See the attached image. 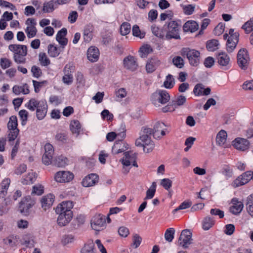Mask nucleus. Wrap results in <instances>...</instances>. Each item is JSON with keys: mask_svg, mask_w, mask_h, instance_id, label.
Here are the masks:
<instances>
[{"mask_svg": "<svg viewBox=\"0 0 253 253\" xmlns=\"http://www.w3.org/2000/svg\"><path fill=\"white\" fill-rule=\"evenodd\" d=\"M239 33L235 32L233 29H230L228 33L223 35L224 39L227 41L225 49L228 54L222 52V70H227L231 66L230 53L235 49L239 41Z\"/></svg>", "mask_w": 253, "mask_h": 253, "instance_id": "nucleus-1", "label": "nucleus"}, {"mask_svg": "<svg viewBox=\"0 0 253 253\" xmlns=\"http://www.w3.org/2000/svg\"><path fill=\"white\" fill-rule=\"evenodd\" d=\"M152 128L147 126H143L140 131V136L135 141V145L142 147L144 152L149 153L154 148L153 142L151 139Z\"/></svg>", "mask_w": 253, "mask_h": 253, "instance_id": "nucleus-2", "label": "nucleus"}, {"mask_svg": "<svg viewBox=\"0 0 253 253\" xmlns=\"http://www.w3.org/2000/svg\"><path fill=\"white\" fill-rule=\"evenodd\" d=\"M8 49L13 54V60L17 64H25L26 56L27 54V47L26 45L21 44H10Z\"/></svg>", "mask_w": 253, "mask_h": 253, "instance_id": "nucleus-3", "label": "nucleus"}, {"mask_svg": "<svg viewBox=\"0 0 253 253\" xmlns=\"http://www.w3.org/2000/svg\"><path fill=\"white\" fill-rule=\"evenodd\" d=\"M170 99V95L165 90H158L152 94L150 100L156 107H160L167 103Z\"/></svg>", "mask_w": 253, "mask_h": 253, "instance_id": "nucleus-4", "label": "nucleus"}, {"mask_svg": "<svg viewBox=\"0 0 253 253\" xmlns=\"http://www.w3.org/2000/svg\"><path fill=\"white\" fill-rule=\"evenodd\" d=\"M124 156L122 159L120 160L122 165H123V173L127 174L130 169L128 168L131 165L137 167L138 166L136 163V156L135 153L128 151L124 153Z\"/></svg>", "mask_w": 253, "mask_h": 253, "instance_id": "nucleus-5", "label": "nucleus"}, {"mask_svg": "<svg viewBox=\"0 0 253 253\" xmlns=\"http://www.w3.org/2000/svg\"><path fill=\"white\" fill-rule=\"evenodd\" d=\"M181 54L187 57L191 65L196 66L198 65L200 56V52L198 50L185 47L182 49Z\"/></svg>", "mask_w": 253, "mask_h": 253, "instance_id": "nucleus-6", "label": "nucleus"}, {"mask_svg": "<svg viewBox=\"0 0 253 253\" xmlns=\"http://www.w3.org/2000/svg\"><path fill=\"white\" fill-rule=\"evenodd\" d=\"M180 24L175 21H170L168 25V30L166 34L165 39L170 40L171 39H180L179 35Z\"/></svg>", "mask_w": 253, "mask_h": 253, "instance_id": "nucleus-7", "label": "nucleus"}, {"mask_svg": "<svg viewBox=\"0 0 253 253\" xmlns=\"http://www.w3.org/2000/svg\"><path fill=\"white\" fill-rule=\"evenodd\" d=\"M74 178V174L68 170H60L56 172L54 176V180L58 183H65L70 182Z\"/></svg>", "mask_w": 253, "mask_h": 253, "instance_id": "nucleus-8", "label": "nucleus"}, {"mask_svg": "<svg viewBox=\"0 0 253 253\" xmlns=\"http://www.w3.org/2000/svg\"><path fill=\"white\" fill-rule=\"evenodd\" d=\"M192 233L189 229L182 231L179 236L178 244L184 249L187 248L192 243Z\"/></svg>", "mask_w": 253, "mask_h": 253, "instance_id": "nucleus-9", "label": "nucleus"}, {"mask_svg": "<svg viewBox=\"0 0 253 253\" xmlns=\"http://www.w3.org/2000/svg\"><path fill=\"white\" fill-rule=\"evenodd\" d=\"M250 57L248 51L244 48L241 49L237 54V63L243 70H246L248 66Z\"/></svg>", "mask_w": 253, "mask_h": 253, "instance_id": "nucleus-10", "label": "nucleus"}, {"mask_svg": "<svg viewBox=\"0 0 253 253\" xmlns=\"http://www.w3.org/2000/svg\"><path fill=\"white\" fill-rule=\"evenodd\" d=\"M99 176L96 173H90L82 179L81 184L84 187H89L95 186L99 181Z\"/></svg>", "mask_w": 253, "mask_h": 253, "instance_id": "nucleus-11", "label": "nucleus"}, {"mask_svg": "<svg viewBox=\"0 0 253 253\" xmlns=\"http://www.w3.org/2000/svg\"><path fill=\"white\" fill-rule=\"evenodd\" d=\"M26 28L25 32L28 38L34 37L37 34V30L36 27L37 22L33 18H28L26 21Z\"/></svg>", "mask_w": 253, "mask_h": 253, "instance_id": "nucleus-12", "label": "nucleus"}, {"mask_svg": "<svg viewBox=\"0 0 253 253\" xmlns=\"http://www.w3.org/2000/svg\"><path fill=\"white\" fill-rule=\"evenodd\" d=\"M152 129L153 136L156 138H161L166 135L167 130L165 124L162 122H157L154 126Z\"/></svg>", "mask_w": 253, "mask_h": 253, "instance_id": "nucleus-13", "label": "nucleus"}, {"mask_svg": "<svg viewBox=\"0 0 253 253\" xmlns=\"http://www.w3.org/2000/svg\"><path fill=\"white\" fill-rule=\"evenodd\" d=\"M251 171H248L239 176L232 183L234 187H237L247 184L252 179Z\"/></svg>", "mask_w": 253, "mask_h": 253, "instance_id": "nucleus-14", "label": "nucleus"}, {"mask_svg": "<svg viewBox=\"0 0 253 253\" xmlns=\"http://www.w3.org/2000/svg\"><path fill=\"white\" fill-rule=\"evenodd\" d=\"M92 228L96 231H100L104 228L105 225V217L103 215L94 216L91 220Z\"/></svg>", "mask_w": 253, "mask_h": 253, "instance_id": "nucleus-15", "label": "nucleus"}, {"mask_svg": "<svg viewBox=\"0 0 253 253\" xmlns=\"http://www.w3.org/2000/svg\"><path fill=\"white\" fill-rule=\"evenodd\" d=\"M232 145L237 150L244 151L249 148L250 143L246 139L238 137L232 141Z\"/></svg>", "mask_w": 253, "mask_h": 253, "instance_id": "nucleus-16", "label": "nucleus"}, {"mask_svg": "<svg viewBox=\"0 0 253 253\" xmlns=\"http://www.w3.org/2000/svg\"><path fill=\"white\" fill-rule=\"evenodd\" d=\"M59 215L57 219V224L60 226L63 227L67 225L72 220L73 218L72 211H68L67 213H59Z\"/></svg>", "mask_w": 253, "mask_h": 253, "instance_id": "nucleus-17", "label": "nucleus"}, {"mask_svg": "<svg viewBox=\"0 0 253 253\" xmlns=\"http://www.w3.org/2000/svg\"><path fill=\"white\" fill-rule=\"evenodd\" d=\"M55 197L53 194L49 193L41 199V203L42 209L44 211L49 209L53 205Z\"/></svg>", "mask_w": 253, "mask_h": 253, "instance_id": "nucleus-18", "label": "nucleus"}, {"mask_svg": "<svg viewBox=\"0 0 253 253\" xmlns=\"http://www.w3.org/2000/svg\"><path fill=\"white\" fill-rule=\"evenodd\" d=\"M35 203V200L30 196H27L21 201L20 209L21 213H25Z\"/></svg>", "mask_w": 253, "mask_h": 253, "instance_id": "nucleus-19", "label": "nucleus"}, {"mask_svg": "<svg viewBox=\"0 0 253 253\" xmlns=\"http://www.w3.org/2000/svg\"><path fill=\"white\" fill-rule=\"evenodd\" d=\"M73 207V203L71 201H64L58 204L55 211L57 214L67 213L68 211H72L71 209Z\"/></svg>", "mask_w": 253, "mask_h": 253, "instance_id": "nucleus-20", "label": "nucleus"}, {"mask_svg": "<svg viewBox=\"0 0 253 253\" xmlns=\"http://www.w3.org/2000/svg\"><path fill=\"white\" fill-rule=\"evenodd\" d=\"M47 111V105L44 100L40 101V105L37 108V117L40 120H42L45 116Z\"/></svg>", "mask_w": 253, "mask_h": 253, "instance_id": "nucleus-21", "label": "nucleus"}, {"mask_svg": "<svg viewBox=\"0 0 253 253\" xmlns=\"http://www.w3.org/2000/svg\"><path fill=\"white\" fill-rule=\"evenodd\" d=\"M124 65L125 68L132 71L135 70L137 67L136 59L132 56H128L124 58Z\"/></svg>", "mask_w": 253, "mask_h": 253, "instance_id": "nucleus-22", "label": "nucleus"}, {"mask_svg": "<svg viewBox=\"0 0 253 253\" xmlns=\"http://www.w3.org/2000/svg\"><path fill=\"white\" fill-rule=\"evenodd\" d=\"M232 203L233 205L230 208V211L234 214L240 213L244 207L243 203L237 199L234 198L232 200Z\"/></svg>", "mask_w": 253, "mask_h": 253, "instance_id": "nucleus-23", "label": "nucleus"}, {"mask_svg": "<svg viewBox=\"0 0 253 253\" xmlns=\"http://www.w3.org/2000/svg\"><path fill=\"white\" fill-rule=\"evenodd\" d=\"M93 30L94 27L92 25L88 24L84 27L83 31V39L85 42H89L91 41Z\"/></svg>", "mask_w": 253, "mask_h": 253, "instance_id": "nucleus-24", "label": "nucleus"}, {"mask_svg": "<svg viewBox=\"0 0 253 253\" xmlns=\"http://www.w3.org/2000/svg\"><path fill=\"white\" fill-rule=\"evenodd\" d=\"M161 64V61L156 58L149 59L146 65V70L148 73H152Z\"/></svg>", "mask_w": 253, "mask_h": 253, "instance_id": "nucleus-25", "label": "nucleus"}, {"mask_svg": "<svg viewBox=\"0 0 253 253\" xmlns=\"http://www.w3.org/2000/svg\"><path fill=\"white\" fill-rule=\"evenodd\" d=\"M99 56V51L98 48L95 46H90L87 51V59L91 62L96 61Z\"/></svg>", "mask_w": 253, "mask_h": 253, "instance_id": "nucleus-26", "label": "nucleus"}, {"mask_svg": "<svg viewBox=\"0 0 253 253\" xmlns=\"http://www.w3.org/2000/svg\"><path fill=\"white\" fill-rule=\"evenodd\" d=\"M11 183L9 178H4L0 185V198H4L7 193V190Z\"/></svg>", "mask_w": 253, "mask_h": 253, "instance_id": "nucleus-27", "label": "nucleus"}, {"mask_svg": "<svg viewBox=\"0 0 253 253\" xmlns=\"http://www.w3.org/2000/svg\"><path fill=\"white\" fill-rule=\"evenodd\" d=\"M215 224V220L213 217L206 216L202 221V228L204 231H208Z\"/></svg>", "mask_w": 253, "mask_h": 253, "instance_id": "nucleus-28", "label": "nucleus"}, {"mask_svg": "<svg viewBox=\"0 0 253 253\" xmlns=\"http://www.w3.org/2000/svg\"><path fill=\"white\" fill-rule=\"evenodd\" d=\"M193 92L197 96L208 95L210 94L211 89L209 87L205 88L202 84H197L194 87Z\"/></svg>", "mask_w": 253, "mask_h": 253, "instance_id": "nucleus-29", "label": "nucleus"}, {"mask_svg": "<svg viewBox=\"0 0 253 253\" xmlns=\"http://www.w3.org/2000/svg\"><path fill=\"white\" fill-rule=\"evenodd\" d=\"M67 30L63 28L58 32L56 35V40L61 45L65 46L67 44L68 40L65 36L67 35Z\"/></svg>", "mask_w": 253, "mask_h": 253, "instance_id": "nucleus-30", "label": "nucleus"}, {"mask_svg": "<svg viewBox=\"0 0 253 253\" xmlns=\"http://www.w3.org/2000/svg\"><path fill=\"white\" fill-rule=\"evenodd\" d=\"M127 145L122 141H117L112 147V153L114 154H118L127 150Z\"/></svg>", "mask_w": 253, "mask_h": 253, "instance_id": "nucleus-31", "label": "nucleus"}, {"mask_svg": "<svg viewBox=\"0 0 253 253\" xmlns=\"http://www.w3.org/2000/svg\"><path fill=\"white\" fill-rule=\"evenodd\" d=\"M198 27V24L195 21H188L184 24L183 28L184 32L193 33L197 30Z\"/></svg>", "mask_w": 253, "mask_h": 253, "instance_id": "nucleus-32", "label": "nucleus"}, {"mask_svg": "<svg viewBox=\"0 0 253 253\" xmlns=\"http://www.w3.org/2000/svg\"><path fill=\"white\" fill-rule=\"evenodd\" d=\"M12 90L14 93L19 95L20 93L23 94H27L30 92L29 86L27 84H25L22 86L14 85L13 87Z\"/></svg>", "mask_w": 253, "mask_h": 253, "instance_id": "nucleus-33", "label": "nucleus"}, {"mask_svg": "<svg viewBox=\"0 0 253 253\" xmlns=\"http://www.w3.org/2000/svg\"><path fill=\"white\" fill-rule=\"evenodd\" d=\"M36 172L31 171L29 172L22 180V183L25 185L32 184L37 178Z\"/></svg>", "mask_w": 253, "mask_h": 253, "instance_id": "nucleus-34", "label": "nucleus"}, {"mask_svg": "<svg viewBox=\"0 0 253 253\" xmlns=\"http://www.w3.org/2000/svg\"><path fill=\"white\" fill-rule=\"evenodd\" d=\"M70 128L72 133L75 134L76 136L80 134L81 126L80 122L77 120H73L70 124Z\"/></svg>", "mask_w": 253, "mask_h": 253, "instance_id": "nucleus-35", "label": "nucleus"}, {"mask_svg": "<svg viewBox=\"0 0 253 253\" xmlns=\"http://www.w3.org/2000/svg\"><path fill=\"white\" fill-rule=\"evenodd\" d=\"M233 175V170L228 165H224L222 167V178L225 180H228L232 177Z\"/></svg>", "mask_w": 253, "mask_h": 253, "instance_id": "nucleus-36", "label": "nucleus"}, {"mask_svg": "<svg viewBox=\"0 0 253 253\" xmlns=\"http://www.w3.org/2000/svg\"><path fill=\"white\" fill-rule=\"evenodd\" d=\"M219 46V42L216 40H209L206 42V48L209 51H214Z\"/></svg>", "mask_w": 253, "mask_h": 253, "instance_id": "nucleus-37", "label": "nucleus"}, {"mask_svg": "<svg viewBox=\"0 0 253 253\" xmlns=\"http://www.w3.org/2000/svg\"><path fill=\"white\" fill-rule=\"evenodd\" d=\"M156 182H152L151 186L146 191V197L144 198V200L151 199L154 197L156 190Z\"/></svg>", "mask_w": 253, "mask_h": 253, "instance_id": "nucleus-38", "label": "nucleus"}, {"mask_svg": "<svg viewBox=\"0 0 253 253\" xmlns=\"http://www.w3.org/2000/svg\"><path fill=\"white\" fill-rule=\"evenodd\" d=\"M152 48L149 44H144L139 49V52L141 58L146 57L149 53L152 52Z\"/></svg>", "mask_w": 253, "mask_h": 253, "instance_id": "nucleus-39", "label": "nucleus"}, {"mask_svg": "<svg viewBox=\"0 0 253 253\" xmlns=\"http://www.w3.org/2000/svg\"><path fill=\"white\" fill-rule=\"evenodd\" d=\"M117 135L120 136L121 138H124L126 136L125 134V127H123V131L120 133H119L118 134H117L114 132H111L108 133H107L106 135V139L109 141H113L115 138L116 137Z\"/></svg>", "mask_w": 253, "mask_h": 253, "instance_id": "nucleus-40", "label": "nucleus"}, {"mask_svg": "<svg viewBox=\"0 0 253 253\" xmlns=\"http://www.w3.org/2000/svg\"><path fill=\"white\" fill-rule=\"evenodd\" d=\"M81 252V253H95L93 241H90L86 243Z\"/></svg>", "mask_w": 253, "mask_h": 253, "instance_id": "nucleus-41", "label": "nucleus"}, {"mask_svg": "<svg viewBox=\"0 0 253 253\" xmlns=\"http://www.w3.org/2000/svg\"><path fill=\"white\" fill-rule=\"evenodd\" d=\"M54 163L58 167H64L68 164V159L64 156H60L55 158Z\"/></svg>", "mask_w": 253, "mask_h": 253, "instance_id": "nucleus-42", "label": "nucleus"}, {"mask_svg": "<svg viewBox=\"0 0 253 253\" xmlns=\"http://www.w3.org/2000/svg\"><path fill=\"white\" fill-rule=\"evenodd\" d=\"M151 30L153 34L156 37L161 39H164L165 38V32L162 30L159 29L156 25H152L151 27Z\"/></svg>", "mask_w": 253, "mask_h": 253, "instance_id": "nucleus-43", "label": "nucleus"}, {"mask_svg": "<svg viewBox=\"0 0 253 253\" xmlns=\"http://www.w3.org/2000/svg\"><path fill=\"white\" fill-rule=\"evenodd\" d=\"M242 28L244 30L246 33H250L253 30V17L245 23Z\"/></svg>", "mask_w": 253, "mask_h": 253, "instance_id": "nucleus-44", "label": "nucleus"}, {"mask_svg": "<svg viewBox=\"0 0 253 253\" xmlns=\"http://www.w3.org/2000/svg\"><path fill=\"white\" fill-rule=\"evenodd\" d=\"M8 129H18L17 128V120L16 116H12L9 118L7 124Z\"/></svg>", "mask_w": 253, "mask_h": 253, "instance_id": "nucleus-45", "label": "nucleus"}, {"mask_svg": "<svg viewBox=\"0 0 253 253\" xmlns=\"http://www.w3.org/2000/svg\"><path fill=\"white\" fill-rule=\"evenodd\" d=\"M131 25L127 22H124L120 27V33L122 35L125 36L129 33Z\"/></svg>", "mask_w": 253, "mask_h": 253, "instance_id": "nucleus-46", "label": "nucleus"}, {"mask_svg": "<svg viewBox=\"0 0 253 253\" xmlns=\"http://www.w3.org/2000/svg\"><path fill=\"white\" fill-rule=\"evenodd\" d=\"M74 236L72 235H65L61 239V243L63 246H67L74 242Z\"/></svg>", "mask_w": 253, "mask_h": 253, "instance_id": "nucleus-47", "label": "nucleus"}, {"mask_svg": "<svg viewBox=\"0 0 253 253\" xmlns=\"http://www.w3.org/2000/svg\"><path fill=\"white\" fill-rule=\"evenodd\" d=\"M174 84V80L171 75L166 77V80L164 82V86L167 88H171Z\"/></svg>", "mask_w": 253, "mask_h": 253, "instance_id": "nucleus-48", "label": "nucleus"}, {"mask_svg": "<svg viewBox=\"0 0 253 253\" xmlns=\"http://www.w3.org/2000/svg\"><path fill=\"white\" fill-rule=\"evenodd\" d=\"M44 192V187L40 184H37L33 187L32 194L41 195Z\"/></svg>", "mask_w": 253, "mask_h": 253, "instance_id": "nucleus-49", "label": "nucleus"}, {"mask_svg": "<svg viewBox=\"0 0 253 253\" xmlns=\"http://www.w3.org/2000/svg\"><path fill=\"white\" fill-rule=\"evenodd\" d=\"M174 233L175 230L172 228L167 229L165 233V239L169 242H171L174 238Z\"/></svg>", "mask_w": 253, "mask_h": 253, "instance_id": "nucleus-50", "label": "nucleus"}, {"mask_svg": "<svg viewBox=\"0 0 253 253\" xmlns=\"http://www.w3.org/2000/svg\"><path fill=\"white\" fill-rule=\"evenodd\" d=\"M60 50L59 48L52 45L48 46V53L51 57H57L59 55Z\"/></svg>", "mask_w": 253, "mask_h": 253, "instance_id": "nucleus-51", "label": "nucleus"}, {"mask_svg": "<svg viewBox=\"0 0 253 253\" xmlns=\"http://www.w3.org/2000/svg\"><path fill=\"white\" fill-rule=\"evenodd\" d=\"M132 32V35L134 36L138 37L140 39H142L145 36V33H142L140 31L139 27L136 25H135L133 26Z\"/></svg>", "mask_w": 253, "mask_h": 253, "instance_id": "nucleus-52", "label": "nucleus"}, {"mask_svg": "<svg viewBox=\"0 0 253 253\" xmlns=\"http://www.w3.org/2000/svg\"><path fill=\"white\" fill-rule=\"evenodd\" d=\"M12 64L11 61L6 58H1L0 59V65L2 69H5L11 66Z\"/></svg>", "mask_w": 253, "mask_h": 253, "instance_id": "nucleus-53", "label": "nucleus"}, {"mask_svg": "<svg viewBox=\"0 0 253 253\" xmlns=\"http://www.w3.org/2000/svg\"><path fill=\"white\" fill-rule=\"evenodd\" d=\"M39 61L43 66H47L49 64L50 61L45 53H40L39 55Z\"/></svg>", "mask_w": 253, "mask_h": 253, "instance_id": "nucleus-54", "label": "nucleus"}, {"mask_svg": "<svg viewBox=\"0 0 253 253\" xmlns=\"http://www.w3.org/2000/svg\"><path fill=\"white\" fill-rule=\"evenodd\" d=\"M19 134V129H8L7 138L9 141L15 140Z\"/></svg>", "mask_w": 253, "mask_h": 253, "instance_id": "nucleus-55", "label": "nucleus"}, {"mask_svg": "<svg viewBox=\"0 0 253 253\" xmlns=\"http://www.w3.org/2000/svg\"><path fill=\"white\" fill-rule=\"evenodd\" d=\"M39 105L40 101L36 100L35 99H31L28 103L27 107L29 110L33 111Z\"/></svg>", "mask_w": 253, "mask_h": 253, "instance_id": "nucleus-56", "label": "nucleus"}, {"mask_svg": "<svg viewBox=\"0 0 253 253\" xmlns=\"http://www.w3.org/2000/svg\"><path fill=\"white\" fill-rule=\"evenodd\" d=\"M54 9V5L52 1L44 3L43 6V11L46 13L51 12L53 11Z\"/></svg>", "mask_w": 253, "mask_h": 253, "instance_id": "nucleus-57", "label": "nucleus"}, {"mask_svg": "<svg viewBox=\"0 0 253 253\" xmlns=\"http://www.w3.org/2000/svg\"><path fill=\"white\" fill-rule=\"evenodd\" d=\"M172 62L176 67L181 68L184 65V61L183 59L180 56H176L173 58Z\"/></svg>", "mask_w": 253, "mask_h": 253, "instance_id": "nucleus-58", "label": "nucleus"}, {"mask_svg": "<svg viewBox=\"0 0 253 253\" xmlns=\"http://www.w3.org/2000/svg\"><path fill=\"white\" fill-rule=\"evenodd\" d=\"M101 114L103 119L108 121L112 120L113 118V115L108 110H104Z\"/></svg>", "mask_w": 253, "mask_h": 253, "instance_id": "nucleus-59", "label": "nucleus"}, {"mask_svg": "<svg viewBox=\"0 0 253 253\" xmlns=\"http://www.w3.org/2000/svg\"><path fill=\"white\" fill-rule=\"evenodd\" d=\"M161 185L166 190L169 189L172 185V181L169 178H164L161 181Z\"/></svg>", "mask_w": 253, "mask_h": 253, "instance_id": "nucleus-60", "label": "nucleus"}, {"mask_svg": "<svg viewBox=\"0 0 253 253\" xmlns=\"http://www.w3.org/2000/svg\"><path fill=\"white\" fill-rule=\"evenodd\" d=\"M74 66L71 63L67 64L64 67V73L65 74L73 75L72 73L74 71Z\"/></svg>", "mask_w": 253, "mask_h": 253, "instance_id": "nucleus-61", "label": "nucleus"}, {"mask_svg": "<svg viewBox=\"0 0 253 253\" xmlns=\"http://www.w3.org/2000/svg\"><path fill=\"white\" fill-rule=\"evenodd\" d=\"M186 102V97L183 95H180L174 101L173 104L174 107L175 108L176 106H181L184 104Z\"/></svg>", "mask_w": 253, "mask_h": 253, "instance_id": "nucleus-62", "label": "nucleus"}, {"mask_svg": "<svg viewBox=\"0 0 253 253\" xmlns=\"http://www.w3.org/2000/svg\"><path fill=\"white\" fill-rule=\"evenodd\" d=\"M247 209L249 213L251 216H253V200L250 199V196L248 198Z\"/></svg>", "mask_w": 253, "mask_h": 253, "instance_id": "nucleus-63", "label": "nucleus"}, {"mask_svg": "<svg viewBox=\"0 0 253 253\" xmlns=\"http://www.w3.org/2000/svg\"><path fill=\"white\" fill-rule=\"evenodd\" d=\"M242 87L245 90H253V80L246 81Z\"/></svg>", "mask_w": 253, "mask_h": 253, "instance_id": "nucleus-64", "label": "nucleus"}]
</instances>
